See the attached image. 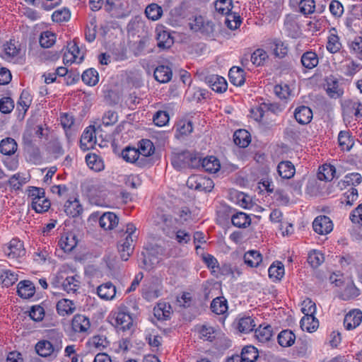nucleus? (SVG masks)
<instances>
[{
  "label": "nucleus",
  "instance_id": "nucleus-34",
  "mask_svg": "<svg viewBox=\"0 0 362 362\" xmlns=\"http://www.w3.org/2000/svg\"><path fill=\"white\" fill-rule=\"evenodd\" d=\"M262 260V255L257 250H250L244 255L245 263L251 267H257Z\"/></svg>",
  "mask_w": 362,
  "mask_h": 362
},
{
  "label": "nucleus",
  "instance_id": "nucleus-52",
  "mask_svg": "<svg viewBox=\"0 0 362 362\" xmlns=\"http://www.w3.org/2000/svg\"><path fill=\"white\" fill-rule=\"evenodd\" d=\"M325 260L323 254L316 250H313L308 254V262L313 268L318 267Z\"/></svg>",
  "mask_w": 362,
  "mask_h": 362
},
{
  "label": "nucleus",
  "instance_id": "nucleus-16",
  "mask_svg": "<svg viewBox=\"0 0 362 362\" xmlns=\"http://www.w3.org/2000/svg\"><path fill=\"white\" fill-rule=\"evenodd\" d=\"M119 222V218L113 212L104 213L99 219V224L105 230L114 228Z\"/></svg>",
  "mask_w": 362,
  "mask_h": 362
},
{
  "label": "nucleus",
  "instance_id": "nucleus-35",
  "mask_svg": "<svg viewBox=\"0 0 362 362\" xmlns=\"http://www.w3.org/2000/svg\"><path fill=\"white\" fill-rule=\"evenodd\" d=\"M81 79L86 85L95 86L99 81L98 73L95 69L90 68L83 72Z\"/></svg>",
  "mask_w": 362,
  "mask_h": 362
},
{
  "label": "nucleus",
  "instance_id": "nucleus-12",
  "mask_svg": "<svg viewBox=\"0 0 362 362\" xmlns=\"http://www.w3.org/2000/svg\"><path fill=\"white\" fill-rule=\"evenodd\" d=\"M294 117L299 124H307L313 118V112L309 107L301 105L295 110Z\"/></svg>",
  "mask_w": 362,
  "mask_h": 362
},
{
  "label": "nucleus",
  "instance_id": "nucleus-54",
  "mask_svg": "<svg viewBox=\"0 0 362 362\" xmlns=\"http://www.w3.org/2000/svg\"><path fill=\"white\" fill-rule=\"evenodd\" d=\"M268 58L267 53L262 49H256L250 55V61L256 66H260Z\"/></svg>",
  "mask_w": 362,
  "mask_h": 362
},
{
  "label": "nucleus",
  "instance_id": "nucleus-1",
  "mask_svg": "<svg viewBox=\"0 0 362 362\" xmlns=\"http://www.w3.org/2000/svg\"><path fill=\"white\" fill-rule=\"evenodd\" d=\"M189 21V26L192 31L199 33L206 37H214L215 24L212 21L205 19L202 16H195Z\"/></svg>",
  "mask_w": 362,
  "mask_h": 362
},
{
  "label": "nucleus",
  "instance_id": "nucleus-43",
  "mask_svg": "<svg viewBox=\"0 0 362 362\" xmlns=\"http://www.w3.org/2000/svg\"><path fill=\"white\" fill-rule=\"evenodd\" d=\"M255 321L251 317H244L240 319L238 329L240 332L248 333L254 329Z\"/></svg>",
  "mask_w": 362,
  "mask_h": 362
},
{
  "label": "nucleus",
  "instance_id": "nucleus-33",
  "mask_svg": "<svg viewBox=\"0 0 362 362\" xmlns=\"http://www.w3.org/2000/svg\"><path fill=\"white\" fill-rule=\"evenodd\" d=\"M231 221L238 228H247L251 223V218L245 213L237 212L232 216Z\"/></svg>",
  "mask_w": 362,
  "mask_h": 362
},
{
  "label": "nucleus",
  "instance_id": "nucleus-2",
  "mask_svg": "<svg viewBox=\"0 0 362 362\" xmlns=\"http://www.w3.org/2000/svg\"><path fill=\"white\" fill-rule=\"evenodd\" d=\"M62 346L53 345L49 341L42 340L35 345L36 352L42 357H49L54 359L57 357V354L61 350Z\"/></svg>",
  "mask_w": 362,
  "mask_h": 362
},
{
  "label": "nucleus",
  "instance_id": "nucleus-18",
  "mask_svg": "<svg viewBox=\"0 0 362 362\" xmlns=\"http://www.w3.org/2000/svg\"><path fill=\"white\" fill-rule=\"evenodd\" d=\"M35 288L30 281H20L17 287V293L23 298H30L35 294Z\"/></svg>",
  "mask_w": 362,
  "mask_h": 362
},
{
  "label": "nucleus",
  "instance_id": "nucleus-45",
  "mask_svg": "<svg viewBox=\"0 0 362 362\" xmlns=\"http://www.w3.org/2000/svg\"><path fill=\"white\" fill-rule=\"evenodd\" d=\"M240 16L237 13L229 12L225 19L226 25L230 30L237 29L241 24Z\"/></svg>",
  "mask_w": 362,
  "mask_h": 362
},
{
  "label": "nucleus",
  "instance_id": "nucleus-29",
  "mask_svg": "<svg viewBox=\"0 0 362 362\" xmlns=\"http://www.w3.org/2000/svg\"><path fill=\"white\" fill-rule=\"evenodd\" d=\"M202 168L210 173H215L220 170L221 165L218 158L209 156L202 159Z\"/></svg>",
  "mask_w": 362,
  "mask_h": 362
},
{
  "label": "nucleus",
  "instance_id": "nucleus-21",
  "mask_svg": "<svg viewBox=\"0 0 362 362\" xmlns=\"http://www.w3.org/2000/svg\"><path fill=\"white\" fill-rule=\"evenodd\" d=\"M300 62L305 69H312L317 66L319 58L315 52L307 51L302 54Z\"/></svg>",
  "mask_w": 362,
  "mask_h": 362
},
{
  "label": "nucleus",
  "instance_id": "nucleus-44",
  "mask_svg": "<svg viewBox=\"0 0 362 362\" xmlns=\"http://www.w3.org/2000/svg\"><path fill=\"white\" fill-rule=\"evenodd\" d=\"M176 132L180 136H187L189 134L192 130V122L189 120H180L175 125Z\"/></svg>",
  "mask_w": 362,
  "mask_h": 362
},
{
  "label": "nucleus",
  "instance_id": "nucleus-36",
  "mask_svg": "<svg viewBox=\"0 0 362 362\" xmlns=\"http://www.w3.org/2000/svg\"><path fill=\"white\" fill-rule=\"evenodd\" d=\"M300 325L303 330L313 332L318 327L319 322L315 316H304L300 320Z\"/></svg>",
  "mask_w": 362,
  "mask_h": 362
},
{
  "label": "nucleus",
  "instance_id": "nucleus-3",
  "mask_svg": "<svg viewBox=\"0 0 362 362\" xmlns=\"http://www.w3.org/2000/svg\"><path fill=\"white\" fill-rule=\"evenodd\" d=\"M313 230L320 235H326L333 229V223L327 216L316 217L313 223Z\"/></svg>",
  "mask_w": 362,
  "mask_h": 362
},
{
  "label": "nucleus",
  "instance_id": "nucleus-10",
  "mask_svg": "<svg viewBox=\"0 0 362 362\" xmlns=\"http://www.w3.org/2000/svg\"><path fill=\"white\" fill-rule=\"evenodd\" d=\"M157 46L161 49H169L174 43L173 37L168 31L156 28Z\"/></svg>",
  "mask_w": 362,
  "mask_h": 362
},
{
  "label": "nucleus",
  "instance_id": "nucleus-25",
  "mask_svg": "<svg viewBox=\"0 0 362 362\" xmlns=\"http://www.w3.org/2000/svg\"><path fill=\"white\" fill-rule=\"evenodd\" d=\"M56 307L57 313L61 316L72 314L76 310L74 302L66 298L59 300Z\"/></svg>",
  "mask_w": 362,
  "mask_h": 362
},
{
  "label": "nucleus",
  "instance_id": "nucleus-31",
  "mask_svg": "<svg viewBox=\"0 0 362 362\" xmlns=\"http://www.w3.org/2000/svg\"><path fill=\"white\" fill-rule=\"evenodd\" d=\"M154 149L153 144L149 139H142L140 141L139 148L137 150H139L140 157L145 159V165L147 164L146 158L152 155Z\"/></svg>",
  "mask_w": 362,
  "mask_h": 362
},
{
  "label": "nucleus",
  "instance_id": "nucleus-59",
  "mask_svg": "<svg viewBox=\"0 0 362 362\" xmlns=\"http://www.w3.org/2000/svg\"><path fill=\"white\" fill-rule=\"evenodd\" d=\"M28 195L33 201H37L40 199L45 197V191L43 188L37 187H29L28 190Z\"/></svg>",
  "mask_w": 362,
  "mask_h": 362
},
{
  "label": "nucleus",
  "instance_id": "nucleus-40",
  "mask_svg": "<svg viewBox=\"0 0 362 362\" xmlns=\"http://www.w3.org/2000/svg\"><path fill=\"white\" fill-rule=\"evenodd\" d=\"M336 173L334 166L332 165H322V170L317 174V177L320 180L331 181Z\"/></svg>",
  "mask_w": 362,
  "mask_h": 362
},
{
  "label": "nucleus",
  "instance_id": "nucleus-15",
  "mask_svg": "<svg viewBox=\"0 0 362 362\" xmlns=\"http://www.w3.org/2000/svg\"><path fill=\"white\" fill-rule=\"evenodd\" d=\"M189 156H190V151H188L175 153L171 156V164L177 170L187 168Z\"/></svg>",
  "mask_w": 362,
  "mask_h": 362
},
{
  "label": "nucleus",
  "instance_id": "nucleus-13",
  "mask_svg": "<svg viewBox=\"0 0 362 362\" xmlns=\"http://www.w3.org/2000/svg\"><path fill=\"white\" fill-rule=\"evenodd\" d=\"M83 211V206L77 198H74V200L69 199L64 204V211L70 217H78L82 214Z\"/></svg>",
  "mask_w": 362,
  "mask_h": 362
},
{
  "label": "nucleus",
  "instance_id": "nucleus-19",
  "mask_svg": "<svg viewBox=\"0 0 362 362\" xmlns=\"http://www.w3.org/2000/svg\"><path fill=\"white\" fill-rule=\"evenodd\" d=\"M153 76L157 81L165 83L171 80L173 73L169 66L160 65L156 68Z\"/></svg>",
  "mask_w": 362,
  "mask_h": 362
},
{
  "label": "nucleus",
  "instance_id": "nucleus-30",
  "mask_svg": "<svg viewBox=\"0 0 362 362\" xmlns=\"http://www.w3.org/2000/svg\"><path fill=\"white\" fill-rule=\"evenodd\" d=\"M18 148V144L12 138H6L0 143V151L1 153L11 156L15 153Z\"/></svg>",
  "mask_w": 362,
  "mask_h": 362
},
{
  "label": "nucleus",
  "instance_id": "nucleus-5",
  "mask_svg": "<svg viewBox=\"0 0 362 362\" xmlns=\"http://www.w3.org/2000/svg\"><path fill=\"white\" fill-rule=\"evenodd\" d=\"M122 158L129 163H135L139 167L145 166V159L141 158L139 152L137 148L130 146H127L122 151Z\"/></svg>",
  "mask_w": 362,
  "mask_h": 362
},
{
  "label": "nucleus",
  "instance_id": "nucleus-57",
  "mask_svg": "<svg viewBox=\"0 0 362 362\" xmlns=\"http://www.w3.org/2000/svg\"><path fill=\"white\" fill-rule=\"evenodd\" d=\"M70 11L66 8L55 11L52 15L53 21L58 23L68 21L70 19Z\"/></svg>",
  "mask_w": 362,
  "mask_h": 362
},
{
  "label": "nucleus",
  "instance_id": "nucleus-58",
  "mask_svg": "<svg viewBox=\"0 0 362 362\" xmlns=\"http://www.w3.org/2000/svg\"><path fill=\"white\" fill-rule=\"evenodd\" d=\"M302 305L301 311L305 315L304 316H314L316 311V305L311 299L306 298L304 300Z\"/></svg>",
  "mask_w": 362,
  "mask_h": 362
},
{
  "label": "nucleus",
  "instance_id": "nucleus-42",
  "mask_svg": "<svg viewBox=\"0 0 362 362\" xmlns=\"http://www.w3.org/2000/svg\"><path fill=\"white\" fill-rule=\"evenodd\" d=\"M145 13L148 19L156 21L161 17L163 10L158 4H151L146 8Z\"/></svg>",
  "mask_w": 362,
  "mask_h": 362
},
{
  "label": "nucleus",
  "instance_id": "nucleus-63",
  "mask_svg": "<svg viewBox=\"0 0 362 362\" xmlns=\"http://www.w3.org/2000/svg\"><path fill=\"white\" fill-rule=\"evenodd\" d=\"M14 108L13 100L10 97H4L0 100V112L4 114L10 113Z\"/></svg>",
  "mask_w": 362,
  "mask_h": 362
},
{
  "label": "nucleus",
  "instance_id": "nucleus-62",
  "mask_svg": "<svg viewBox=\"0 0 362 362\" xmlns=\"http://www.w3.org/2000/svg\"><path fill=\"white\" fill-rule=\"evenodd\" d=\"M29 315L34 321L40 322L45 317V310L40 305H33L30 308Z\"/></svg>",
  "mask_w": 362,
  "mask_h": 362
},
{
  "label": "nucleus",
  "instance_id": "nucleus-11",
  "mask_svg": "<svg viewBox=\"0 0 362 362\" xmlns=\"http://www.w3.org/2000/svg\"><path fill=\"white\" fill-rule=\"evenodd\" d=\"M362 321V312L360 310H353L346 315L344 325L346 329L350 330L358 326Z\"/></svg>",
  "mask_w": 362,
  "mask_h": 362
},
{
  "label": "nucleus",
  "instance_id": "nucleus-50",
  "mask_svg": "<svg viewBox=\"0 0 362 362\" xmlns=\"http://www.w3.org/2000/svg\"><path fill=\"white\" fill-rule=\"evenodd\" d=\"M349 47L351 49V52L356 55V57L362 60V37H357L355 39L349 42Z\"/></svg>",
  "mask_w": 362,
  "mask_h": 362
},
{
  "label": "nucleus",
  "instance_id": "nucleus-9",
  "mask_svg": "<svg viewBox=\"0 0 362 362\" xmlns=\"http://www.w3.org/2000/svg\"><path fill=\"white\" fill-rule=\"evenodd\" d=\"M90 327L89 318L83 315H75L71 320V328L75 332H86Z\"/></svg>",
  "mask_w": 362,
  "mask_h": 362
},
{
  "label": "nucleus",
  "instance_id": "nucleus-53",
  "mask_svg": "<svg viewBox=\"0 0 362 362\" xmlns=\"http://www.w3.org/2000/svg\"><path fill=\"white\" fill-rule=\"evenodd\" d=\"M62 286L66 292H75L79 287V281L75 276H67L62 283Z\"/></svg>",
  "mask_w": 362,
  "mask_h": 362
},
{
  "label": "nucleus",
  "instance_id": "nucleus-7",
  "mask_svg": "<svg viewBox=\"0 0 362 362\" xmlns=\"http://www.w3.org/2000/svg\"><path fill=\"white\" fill-rule=\"evenodd\" d=\"M6 255L11 259H17L25 254L23 243L18 239H12L4 250Z\"/></svg>",
  "mask_w": 362,
  "mask_h": 362
},
{
  "label": "nucleus",
  "instance_id": "nucleus-20",
  "mask_svg": "<svg viewBox=\"0 0 362 362\" xmlns=\"http://www.w3.org/2000/svg\"><path fill=\"white\" fill-rule=\"evenodd\" d=\"M99 297L104 300H112L116 295V288L111 282H107L97 288Z\"/></svg>",
  "mask_w": 362,
  "mask_h": 362
},
{
  "label": "nucleus",
  "instance_id": "nucleus-39",
  "mask_svg": "<svg viewBox=\"0 0 362 362\" xmlns=\"http://www.w3.org/2000/svg\"><path fill=\"white\" fill-rule=\"evenodd\" d=\"M241 355L245 362H255L259 356L258 351L254 346H245L243 347Z\"/></svg>",
  "mask_w": 362,
  "mask_h": 362
},
{
  "label": "nucleus",
  "instance_id": "nucleus-24",
  "mask_svg": "<svg viewBox=\"0 0 362 362\" xmlns=\"http://www.w3.org/2000/svg\"><path fill=\"white\" fill-rule=\"evenodd\" d=\"M279 175L284 179H290L293 177L296 169L293 164L288 160L281 161L277 166Z\"/></svg>",
  "mask_w": 362,
  "mask_h": 362
},
{
  "label": "nucleus",
  "instance_id": "nucleus-27",
  "mask_svg": "<svg viewBox=\"0 0 362 362\" xmlns=\"http://www.w3.org/2000/svg\"><path fill=\"white\" fill-rule=\"evenodd\" d=\"M233 141L235 145L245 148L250 143V133L245 129H238L233 134Z\"/></svg>",
  "mask_w": 362,
  "mask_h": 362
},
{
  "label": "nucleus",
  "instance_id": "nucleus-41",
  "mask_svg": "<svg viewBox=\"0 0 362 362\" xmlns=\"http://www.w3.org/2000/svg\"><path fill=\"white\" fill-rule=\"evenodd\" d=\"M269 276L276 281L281 280L284 274V266L281 262L273 263L268 269Z\"/></svg>",
  "mask_w": 362,
  "mask_h": 362
},
{
  "label": "nucleus",
  "instance_id": "nucleus-22",
  "mask_svg": "<svg viewBox=\"0 0 362 362\" xmlns=\"http://www.w3.org/2000/svg\"><path fill=\"white\" fill-rule=\"evenodd\" d=\"M58 245L64 252H71L77 245L76 237L72 233L64 235L59 240Z\"/></svg>",
  "mask_w": 362,
  "mask_h": 362
},
{
  "label": "nucleus",
  "instance_id": "nucleus-48",
  "mask_svg": "<svg viewBox=\"0 0 362 362\" xmlns=\"http://www.w3.org/2000/svg\"><path fill=\"white\" fill-rule=\"evenodd\" d=\"M214 6L218 13L227 15L233 8V1L232 0H216Z\"/></svg>",
  "mask_w": 362,
  "mask_h": 362
},
{
  "label": "nucleus",
  "instance_id": "nucleus-51",
  "mask_svg": "<svg viewBox=\"0 0 362 362\" xmlns=\"http://www.w3.org/2000/svg\"><path fill=\"white\" fill-rule=\"evenodd\" d=\"M299 10L305 16L312 14L315 11V2L314 0H300Z\"/></svg>",
  "mask_w": 362,
  "mask_h": 362
},
{
  "label": "nucleus",
  "instance_id": "nucleus-28",
  "mask_svg": "<svg viewBox=\"0 0 362 362\" xmlns=\"http://www.w3.org/2000/svg\"><path fill=\"white\" fill-rule=\"evenodd\" d=\"M360 295L359 289L352 281L347 283L344 289L341 292L339 298L343 300H352Z\"/></svg>",
  "mask_w": 362,
  "mask_h": 362
},
{
  "label": "nucleus",
  "instance_id": "nucleus-47",
  "mask_svg": "<svg viewBox=\"0 0 362 362\" xmlns=\"http://www.w3.org/2000/svg\"><path fill=\"white\" fill-rule=\"evenodd\" d=\"M50 201L46 197L37 201H33L31 203L32 209L37 213L41 214L47 211L50 208Z\"/></svg>",
  "mask_w": 362,
  "mask_h": 362
},
{
  "label": "nucleus",
  "instance_id": "nucleus-8",
  "mask_svg": "<svg viewBox=\"0 0 362 362\" xmlns=\"http://www.w3.org/2000/svg\"><path fill=\"white\" fill-rule=\"evenodd\" d=\"M283 111L282 106L277 103H263L257 108V112L259 113V117L256 118L257 121H262L263 117L269 113L278 115Z\"/></svg>",
  "mask_w": 362,
  "mask_h": 362
},
{
  "label": "nucleus",
  "instance_id": "nucleus-4",
  "mask_svg": "<svg viewBox=\"0 0 362 362\" xmlns=\"http://www.w3.org/2000/svg\"><path fill=\"white\" fill-rule=\"evenodd\" d=\"M267 45L268 48L276 57L283 59L288 54V44L280 39L274 38L269 40Z\"/></svg>",
  "mask_w": 362,
  "mask_h": 362
},
{
  "label": "nucleus",
  "instance_id": "nucleus-26",
  "mask_svg": "<svg viewBox=\"0 0 362 362\" xmlns=\"http://www.w3.org/2000/svg\"><path fill=\"white\" fill-rule=\"evenodd\" d=\"M255 333L257 339L262 343L269 341L273 336L272 327L269 325H259Z\"/></svg>",
  "mask_w": 362,
  "mask_h": 362
},
{
  "label": "nucleus",
  "instance_id": "nucleus-38",
  "mask_svg": "<svg viewBox=\"0 0 362 362\" xmlns=\"http://www.w3.org/2000/svg\"><path fill=\"white\" fill-rule=\"evenodd\" d=\"M0 280L4 286L9 287L18 281V275L10 270L2 269L0 271Z\"/></svg>",
  "mask_w": 362,
  "mask_h": 362
},
{
  "label": "nucleus",
  "instance_id": "nucleus-49",
  "mask_svg": "<svg viewBox=\"0 0 362 362\" xmlns=\"http://www.w3.org/2000/svg\"><path fill=\"white\" fill-rule=\"evenodd\" d=\"M326 47L330 53L334 54L338 52L341 47L339 37L337 35L331 34L328 37Z\"/></svg>",
  "mask_w": 362,
  "mask_h": 362
},
{
  "label": "nucleus",
  "instance_id": "nucleus-46",
  "mask_svg": "<svg viewBox=\"0 0 362 362\" xmlns=\"http://www.w3.org/2000/svg\"><path fill=\"white\" fill-rule=\"evenodd\" d=\"M56 41V35L50 31L42 32L40 37V44L44 48L51 47Z\"/></svg>",
  "mask_w": 362,
  "mask_h": 362
},
{
  "label": "nucleus",
  "instance_id": "nucleus-17",
  "mask_svg": "<svg viewBox=\"0 0 362 362\" xmlns=\"http://www.w3.org/2000/svg\"><path fill=\"white\" fill-rule=\"evenodd\" d=\"M228 77L230 83L236 86H243L245 81V71L238 66H233L229 70Z\"/></svg>",
  "mask_w": 362,
  "mask_h": 362
},
{
  "label": "nucleus",
  "instance_id": "nucleus-60",
  "mask_svg": "<svg viewBox=\"0 0 362 362\" xmlns=\"http://www.w3.org/2000/svg\"><path fill=\"white\" fill-rule=\"evenodd\" d=\"M153 121L156 126H165L169 121V115L167 112L159 110L153 115Z\"/></svg>",
  "mask_w": 362,
  "mask_h": 362
},
{
  "label": "nucleus",
  "instance_id": "nucleus-56",
  "mask_svg": "<svg viewBox=\"0 0 362 362\" xmlns=\"http://www.w3.org/2000/svg\"><path fill=\"white\" fill-rule=\"evenodd\" d=\"M200 338L204 340L213 341L216 338V330L214 327L202 325L199 329Z\"/></svg>",
  "mask_w": 362,
  "mask_h": 362
},
{
  "label": "nucleus",
  "instance_id": "nucleus-6",
  "mask_svg": "<svg viewBox=\"0 0 362 362\" xmlns=\"http://www.w3.org/2000/svg\"><path fill=\"white\" fill-rule=\"evenodd\" d=\"M204 81L213 90L217 93H223L227 89L226 79L218 75L211 74L206 76Z\"/></svg>",
  "mask_w": 362,
  "mask_h": 362
},
{
  "label": "nucleus",
  "instance_id": "nucleus-14",
  "mask_svg": "<svg viewBox=\"0 0 362 362\" xmlns=\"http://www.w3.org/2000/svg\"><path fill=\"white\" fill-rule=\"evenodd\" d=\"M115 320L116 327L122 331L129 329L133 324L132 316L124 311H118L116 313Z\"/></svg>",
  "mask_w": 362,
  "mask_h": 362
},
{
  "label": "nucleus",
  "instance_id": "nucleus-61",
  "mask_svg": "<svg viewBox=\"0 0 362 362\" xmlns=\"http://www.w3.org/2000/svg\"><path fill=\"white\" fill-rule=\"evenodd\" d=\"M201 180H203L202 177L192 175L188 178L187 181V185L190 189H194L201 192L204 191L202 182L200 181Z\"/></svg>",
  "mask_w": 362,
  "mask_h": 362
},
{
  "label": "nucleus",
  "instance_id": "nucleus-37",
  "mask_svg": "<svg viewBox=\"0 0 362 362\" xmlns=\"http://www.w3.org/2000/svg\"><path fill=\"white\" fill-rule=\"evenodd\" d=\"M86 161L89 168L95 172H100L104 169L103 160L95 153L86 155Z\"/></svg>",
  "mask_w": 362,
  "mask_h": 362
},
{
  "label": "nucleus",
  "instance_id": "nucleus-23",
  "mask_svg": "<svg viewBox=\"0 0 362 362\" xmlns=\"http://www.w3.org/2000/svg\"><path fill=\"white\" fill-rule=\"evenodd\" d=\"M296 340L295 334L290 329H284L281 331L277 336L278 344L281 347L291 346Z\"/></svg>",
  "mask_w": 362,
  "mask_h": 362
},
{
  "label": "nucleus",
  "instance_id": "nucleus-64",
  "mask_svg": "<svg viewBox=\"0 0 362 362\" xmlns=\"http://www.w3.org/2000/svg\"><path fill=\"white\" fill-rule=\"evenodd\" d=\"M48 148L49 152L54 154L56 158L64 154L62 146L57 139L50 141L48 144Z\"/></svg>",
  "mask_w": 362,
  "mask_h": 362
},
{
  "label": "nucleus",
  "instance_id": "nucleus-32",
  "mask_svg": "<svg viewBox=\"0 0 362 362\" xmlns=\"http://www.w3.org/2000/svg\"><path fill=\"white\" fill-rule=\"evenodd\" d=\"M211 310L217 315H223L228 310L227 300L224 297H217L211 303Z\"/></svg>",
  "mask_w": 362,
  "mask_h": 362
},
{
  "label": "nucleus",
  "instance_id": "nucleus-55",
  "mask_svg": "<svg viewBox=\"0 0 362 362\" xmlns=\"http://www.w3.org/2000/svg\"><path fill=\"white\" fill-rule=\"evenodd\" d=\"M338 141L343 150L349 151L352 146V140L351 139L349 132L346 131H341L339 132Z\"/></svg>",
  "mask_w": 362,
  "mask_h": 362
}]
</instances>
